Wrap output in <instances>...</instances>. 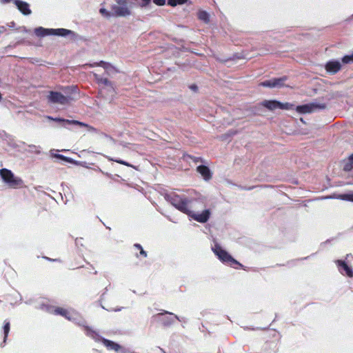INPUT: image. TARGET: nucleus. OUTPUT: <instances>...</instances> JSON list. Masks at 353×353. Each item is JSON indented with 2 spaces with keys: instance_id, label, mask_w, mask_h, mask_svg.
<instances>
[{
  "instance_id": "nucleus-22",
  "label": "nucleus",
  "mask_w": 353,
  "mask_h": 353,
  "mask_svg": "<svg viewBox=\"0 0 353 353\" xmlns=\"http://www.w3.org/2000/svg\"><path fill=\"white\" fill-rule=\"evenodd\" d=\"M342 62L345 64L353 62V53L352 54L343 57L342 59Z\"/></svg>"
},
{
  "instance_id": "nucleus-2",
  "label": "nucleus",
  "mask_w": 353,
  "mask_h": 353,
  "mask_svg": "<svg viewBox=\"0 0 353 353\" xmlns=\"http://www.w3.org/2000/svg\"><path fill=\"white\" fill-rule=\"evenodd\" d=\"M132 6L129 0H116V4L112 6L114 17H127L131 14Z\"/></svg>"
},
{
  "instance_id": "nucleus-7",
  "label": "nucleus",
  "mask_w": 353,
  "mask_h": 353,
  "mask_svg": "<svg viewBox=\"0 0 353 353\" xmlns=\"http://www.w3.org/2000/svg\"><path fill=\"white\" fill-rule=\"evenodd\" d=\"M48 99L52 103L59 104H66L69 102V99L67 97L57 92H50Z\"/></svg>"
},
{
  "instance_id": "nucleus-15",
  "label": "nucleus",
  "mask_w": 353,
  "mask_h": 353,
  "mask_svg": "<svg viewBox=\"0 0 353 353\" xmlns=\"http://www.w3.org/2000/svg\"><path fill=\"white\" fill-rule=\"evenodd\" d=\"M338 263H339V265L342 266V268H343L345 274L348 276H350V277H352L353 276V271L350 269V268H349L344 262L338 261Z\"/></svg>"
},
{
  "instance_id": "nucleus-3",
  "label": "nucleus",
  "mask_w": 353,
  "mask_h": 353,
  "mask_svg": "<svg viewBox=\"0 0 353 353\" xmlns=\"http://www.w3.org/2000/svg\"><path fill=\"white\" fill-rule=\"evenodd\" d=\"M0 176L10 188H16L22 184V180L14 176L11 170L6 168L0 170Z\"/></svg>"
},
{
  "instance_id": "nucleus-16",
  "label": "nucleus",
  "mask_w": 353,
  "mask_h": 353,
  "mask_svg": "<svg viewBox=\"0 0 353 353\" xmlns=\"http://www.w3.org/2000/svg\"><path fill=\"white\" fill-rule=\"evenodd\" d=\"M197 15L200 20L203 21L205 23L209 21V14L205 11L201 10L198 12Z\"/></svg>"
},
{
  "instance_id": "nucleus-1",
  "label": "nucleus",
  "mask_w": 353,
  "mask_h": 353,
  "mask_svg": "<svg viewBox=\"0 0 353 353\" xmlns=\"http://www.w3.org/2000/svg\"><path fill=\"white\" fill-rule=\"evenodd\" d=\"M172 204L180 211L188 214L195 221L200 223H205L208 220L210 214V212L208 210L203 211L201 214L194 213L189 208L188 201L178 197L172 199Z\"/></svg>"
},
{
  "instance_id": "nucleus-12",
  "label": "nucleus",
  "mask_w": 353,
  "mask_h": 353,
  "mask_svg": "<svg viewBox=\"0 0 353 353\" xmlns=\"http://www.w3.org/2000/svg\"><path fill=\"white\" fill-rule=\"evenodd\" d=\"M197 172L203 176L205 180H209L211 176V172L209 168L205 165H199L197 167Z\"/></svg>"
},
{
  "instance_id": "nucleus-14",
  "label": "nucleus",
  "mask_w": 353,
  "mask_h": 353,
  "mask_svg": "<svg viewBox=\"0 0 353 353\" xmlns=\"http://www.w3.org/2000/svg\"><path fill=\"white\" fill-rule=\"evenodd\" d=\"M46 118L48 119H49V120H53V121L63 122V123H67L77 124V125H79L81 126L88 127L87 125H85V124H84L83 123L79 122L77 121H69V120H65V119H53L52 117H47Z\"/></svg>"
},
{
  "instance_id": "nucleus-8",
  "label": "nucleus",
  "mask_w": 353,
  "mask_h": 353,
  "mask_svg": "<svg viewBox=\"0 0 353 353\" xmlns=\"http://www.w3.org/2000/svg\"><path fill=\"white\" fill-rule=\"evenodd\" d=\"M214 253L218 256L220 260L224 262H231L232 263H237V261H235L232 256L228 254L225 250H222L220 247H216L214 249Z\"/></svg>"
},
{
  "instance_id": "nucleus-18",
  "label": "nucleus",
  "mask_w": 353,
  "mask_h": 353,
  "mask_svg": "<svg viewBox=\"0 0 353 353\" xmlns=\"http://www.w3.org/2000/svg\"><path fill=\"white\" fill-rule=\"evenodd\" d=\"M99 12H100V14H101L103 17H105V18H108V19L110 18L112 16H114V14H113V12H112H112H110V11L107 10H106L105 8H100V10H99Z\"/></svg>"
},
{
  "instance_id": "nucleus-17",
  "label": "nucleus",
  "mask_w": 353,
  "mask_h": 353,
  "mask_svg": "<svg viewBox=\"0 0 353 353\" xmlns=\"http://www.w3.org/2000/svg\"><path fill=\"white\" fill-rule=\"evenodd\" d=\"M56 313L57 314H59L62 316H65L67 319H74L73 316L72 315H69L68 316V314H70V312L64 310V309H62V308H58L55 310Z\"/></svg>"
},
{
  "instance_id": "nucleus-6",
  "label": "nucleus",
  "mask_w": 353,
  "mask_h": 353,
  "mask_svg": "<svg viewBox=\"0 0 353 353\" xmlns=\"http://www.w3.org/2000/svg\"><path fill=\"white\" fill-rule=\"evenodd\" d=\"M326 108L324 103H308L302 105L296 106V110L301 114H307L315 112L318 110H323Z\"/></svg>"
},
{
  "instance_id": "nucleus-28",
  "label": "nucleus",
  "mask_w": 353,
  "mask_h": 353,
  "mask_svg": "<svg viewBox=\"0 0 353 353\" xmlns=\"http://www.w3.org/2000/svg\"><path fill=\"white\" fill-rule=\"evenodd\" d=\"M116 162L120 163V164H123V165H127V166H130L129 163H128L127 162H125L122 160H116L115 161Z\"/></svg>"
},
{
  "instance_id": "nucleus-5",
  "label": "nucleus",
  "mask_w": 353,
  "mask_h": 353,
  "mask_svg": "<svg viewBox=\"0 0 353 353\" xmlns=\"http://www.w3.org/2000/svg\"><path fill=\"white\" fill-rule=\"evenodd\" d=\"M262 105L270 110H291L294 108V105L289 103H281L276 100H265L262 102Z\"/></svg>"
},
{
  "instance_id": "nucleus-13",
  "label": "nucleus",
  "mask_w": 353,
  "mask_h": 353,
  "mask_svg": "<svg viewBox=\"0 0 353 353\" xmlns=\"http://www.w3.org/2000/svg\"><path fill=\"white\" fill-rule=\"evenodd\" d=\"M54 152H55L54 150H51L50 151V155L51 157L57 158V159L63 160L65 161L69 162V163H74V161L72 159L64 157L61 154H57Z\"/></svg>"
},
{
  "instance_id": "nucleus-24",
  "label": "nucleus",
  "mask_w": 353,
  "mask_h": 353,
  "mask_svg": "<svg viewBox=\"0 0 353 353\" xmlns=\"http://www.w3.org/2000/svg\"><path fill=\"white\" fill-rule=\"evenodd\" d=\"M90 66L94 67V66H102L105 68H107L108 67V64L105 63L103 61H101L100 63H94L93 64H90Z\"/></svg>"
},
{
  "instance_id": "nucleus-9",
  "label": "nucleus",
  "mask_w": 353,
  "mask_h": 353,
  "mask_svg": "<svg viewBox=\"0 0 353 353\" xmlns=\"http://www.w3.org/2000/svg\"><path fill=\"white\" fill-rule=\"evenodd\" d=\"M284 79H272L260 83L261 85L268 88H281L284 85Z\"/></svg>"
},
{
  "instance_id": "nucleus-10",
  "label": "nucleus",
  "mask_w": 353,
  "mask_h": 353,
  "mask_svg": "<svg viewBox=\"0 0 353 353\" xmlns=\"http://www.w3.org/2000/svg\"><path fill=\"white\" fill-rule=\"evenodd\" d=\"M341 65L338 61H332L327 63L325 65V69L330 73H336L341 70Z\"/></svg>"
},
{
  "instance_id": "nucleus-26",
  "label": "nucleus",
  "mask_w": 353,
  "mask_h": 353,
  "mask_svg": "<svg viewBox=\"0 0 353 353\" xmlns=\"http://www.w3.org/2000/svg\"><path fill=\"white\" fill-rule=\"evenodd\" d=\"M99 83L104 85H110L111 83L107 79H99Z\"/></svg>"
},
{
  "instance_id": "nucleus-33",
  "label": "nucleus",
  "mask_w": 353,
  "mask_h": 353,
  "mask_svg": "<svg viewBox=\"0 0 353 353\" xmlns=\"http://www.w3.org/2000/svg\"><path fill=\"white\" fill-rule=\"evenodd\" d=\"M34 152H35L37 154H39V153H40V150H36Z\"/></svg>"
},
{
  "instance_id": "nucleus-20",
  "label": "nucleus",
  "mask_w": 353,
  "mask_h": 353,
  "mask_svg": "<svg viewBox=\"0 0 353 353\" xmlns=\"http://www.w3.org/2000/svg\"><path fill=\"white\" fill-rule=\"evenodd\" d=\"M103 343L107 347L110 349L117 350L119 348V345L117 344H115L113 342L108 340H104Z\"/></svg>"
},
{
  "instance_id": "nucleus-23",
  "label": "nucleus",
  "mask_w": 353,
  "mask_h": 353,
  "mask_svg": "<svg viewBox=\"0 0 353 353\" xmlns=\"http://www.w3.org/2000/svg\"><path fill=\"white\" fill-rule=\"evenodd\" d=\"M185 0H168V3L172 6H175L177 4H182Z\"/></svg>"
},
{
  "instance_id": "nucleus-21",
  "label": "nucleus",
  "mask_w": 353,
  "mask_h": 353,
  "mask_svg": "<svg viewBox=\"0 0 353 353\" xmlns=\"http://www.w3.org/2000/svg\"><path fill=\"white\" fill-rule=\"evenodd\" d=\"M338 198L342 199V200H346L353 202V192L350 194H341L338 196Z\"/></svg>"
},
{
  "instance_id": "nucleus-19",
  "label": "nucleus",
  "mask_w": 353,
  "mask_h": 353,
  "mask_svg": "<svg viewBox=\"0 0 353 353\" xmlns=\"http://www.w3.org/2000/svg\"><path fill=\"white\" fill-rule=\"evenodd\" d=\"M353 168V162L350 161V159L343 161V169L349 171Z\"/></svg>"
},
{
  "instance_id": "nucleus-31",
  "label": "nucleus",
  "mask_w": 353,
  "mask_h": 353,
  "mask_svg": "<svg viewBox=\"0 0 353 353\" xmlns=\"http://www.w3.org/2000/svg\"><path fill=\"white\" fill-rule=\"evenodd\" d=\"M10 0H0L1 3H7L9 2Z\"/></svg>"
},
{
  "instance_id": "nucleus-25",
  "label": "nucleus",
  "mask_w": 353,
  "mask_h": 353,
  "mask_svg": "<svg viewBox=\"0 0 353 353\" xmlns=\"http://www.w3.org/2000/svg\"><path fill=\"white\" fill-rule=\"evenodd\" d=\"M3 329H4V334H5V339H6L7 337L9 330H10V323L9 322L6 323Z\"/></svg>"
},
{
  "instance_id": "nucleus-11",
  "label": "nucleus",
  "mask_w": 353,
  "mask_h": 353,
  "mask_svg": "<svg viewBox=\"0 0 353 353\" xmlns=\"http://www.w3.org/2000/svg\"><path fill=\"white\" fill-rule=\"evenodd\" d=\"M14 3L18 8V9L23 14H30L31 13V10L29 8V5L26 2H23L19 0H15Z\"/></svg>"
},
{
  "instance_id": "nucleus-30",
  "label": "nucleus",
  "mask_w": 353,
  "mask_h": 353,
  "mask_svg": "<svg viewBox=\"0 0 353 353\" xmlns=\"http://www.w3.org/2000/svg\"><path fill=\"white\" fill-rule=\"evenodd\" d=\"M350 161L353 162V154L349 157Z\"/></svg>"
},
{
  "instance_id": "nucleus-32",
  "label": "nucleus",
  "mask_w": 353,
  "mask_h": 353,
  "mask_svg": "<svg viewBox=\"0 0 353 353\" xmlns=\"http://www.w3.org/2000/svg\"><path fill=\"white\" fill-rule=\"evenodd\" d=\"M29 147H30V148H35V149H37V146H35V145H29Z\"/></svg>"
},
{
  "instance_id": "nucleus-27",
  "label": "nucleus",
  "mask_w": 353,
  "mask_h": 353,
  "mask_svg": "<svg viewBox=\"0 0 353 353\" xmlns=\"http://www.w3.org/2000/svg\"><path fill=\"white\" fill-rule=\"evenodd\" d=\"M153 1L157 6H163L165 3V0H153Z\"/></svg>"
},
{
  "instance_id": "nucleus-4",
  "label": "nucleus",
  "mask_w": 353,
  "mask_h": 353,
  "mask_svg": "<svg viewBox=\"0 0 353 353\" xmlns=\"http://www.w3.org/2000/svg\"><path fill=\"white\" fill-rule=\"evenodd\" d=\"M34 33L38 37H44L49 34H56L60 36H66L72 33L71 30L59 28V29H46L42 27L37 28L34 30Z\"/></svg>"
},
{
  "instance_id": "nucleus-29",
  "label": "nucleus",
  "mask_w": 353,
  "mask_h": 353,
  "mask_svg": "<svg viewBox=\"0 0 353 353\" xmlns=\"http://www.w3.org/2000/svg\"><path fill=\"white\" fill-rule=\"evenodd\" d=\"M136 246H137V248H140V249H141V252H140V253H141V254H143L144 256H146V253H145V252L142 249V248L141 247V245H137Z\"/></svg>"
}]
</instances>
